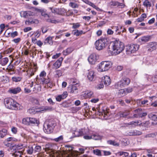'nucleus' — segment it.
Instances as JSON below:
<instances>
[{
  "label": "nucleus",
  "instance_id": "43",
  "mask_svg": "<svg viewBox=\"0 0 157 157\" xmlns=\"http://www.w3.org/2000/svg\"><path fill=\"white\" fill-rule=\"evenodd\" d=\"M147 115V113L146 112H144L142 110L139 117H140L141 118H144Z\"/></svg>",
  "mask_w": 157,
  "mask_h": 157
},
{
  "label": "nucleus",
  "instance_id": "56",
  "mask_svg": "<svg viewBox=\"0 0 157 157\" xmlns=\"http://www.w3.org/2000/svg\"><path fill=\"white\" fill-rule=\"evenodd\" d=\"M56 75L59 77L62 75V73L61 70H57L56 71Z\"/></svg>",
  "mask_w": 157,
  "mask_h": 157
},
{
  "label": "nucleus",
  "instance_id": "41",
  "mask_svg": "<svg viewBox=\"0 0 157 157\" xmlns=\"http://www.w3.org/2000/svg\"><path fill=\"white\" fill-rule=\"evenodd\" d=\"M144 5L147 7H150L151 6V4L147 0H145L144 2Z\"/></svg>",
  "mask_w": 157,
  "mask_h": 157
},
{
  "label": "nucleus",
  "instance_id": "2",
  "mask_svg": "<svg viewBox=\"0 0 157 157\" xmlns=\"http://www.w3.org/2000/svg\"><path fill=\"white\" fill-rule=\"evenodd\" d=\"M4 103L6 107L9 109H16L18 105V103L10 98H5Z\"/></svg>",
  "mask_w": 157,
  "mask_h": 157
},
{
  "label": "nucleus",
  "instance_id": "25",
  "mask_svg": "<svg viewBox=\"0 0 157 157\" xmlns=\"http://www.w3.org/2000/svg\"><path fill=\"white\" fill-rule=\"evenodd\" d=\"M149 117L152 120L157 121V113H154L149 114L148 115Z\"/></svg>",
  "mask_w": 157,
  "mask_h": 157
},
{
  "label": "nucleus",
  "instance_id": "29",
  "mask_svg": "<svg viewBox=\"0 0 157 157\" xmlns=\"http://www.w3.org/2000/svg\"><path fill=\"white\" fill-rule=\"evenodd\" d=\"M8 62V59L5 57L1 59L0 60V64L2 66H5Z\"/></svg>",
  "mask_w": 157,
  "mask_h": 157
},
{
  "label": "nucleus",
  "instance_id": "23",
  "mask_svg": "<svg viewBox=\"0 0 157 157\" xmlns=\"http://www.w3.org/2000/svg\"><path fill=\"white\" fill-rule=\"evenodd\" d=\"M35 147V151H36L39 152L41 150V147L40 146H36L35 147V145L33 146H32L30 148V154H32L33 152V147Z\"/></svg>",
  "mask_w": 157,
  "mask_h": 157
},
{
  "label": "nucleus",
  "instance_id": "15",
  "mask_svg": "<svg viewBox=\"0 0 157 157\" xmlns=\"http://www.w3.org/2000/svg\"><path fill=\"white\" fill-rule=\"evenodd\" d=\"M33 66L31 63H30V72L31 73L30 74V76H32L34 75V73L35 72L37 69V65L36 64L33 63Z\"/></svg>",
  "mask_w": 157,
  "mask_h": 157
},
{
  "label": "nucleus",
  "instance_id": "24",
  "mask_svg": "<svg viewBox=\"0 0 157 157\" xmlns=\"http://www.w3.org/2000/svg\"><path fill=\"white\" fill-rule=\"evenodd\" d=\"M129 113L130 111L129 110H126L124 112H119L118 113V115L120 117H124L128 115L129 114Z\"/></svg>",
  "mask_w": 157,
  "mask_h": 157
},
{
  "label": "nucleus",
  "instance_id": "45",
  "mask_svg": "<svg viewBox=\"0 0 157 157\" xmlns=\"http://www.w3.org/2000/svg\"><path fill=\"white\" fill-rule=\"evenodd\" d=\"M111 28L115 30V32L117 33V34H120V32H118L117 33V31L119 30V28L118 26H112Z\"/></svg>",
  "mask_w": 157,
  "mask_h": 157
},
{
  "label": "nucleus",
  "instance_id": "51",
  "mask_svg": "<svg viewBox=\"0 0 157 157\" xmlns=\"http://www.w3.org/2000/svg\"><path fill=\"white\" fill-rule=\"evenodd\" d=\"M60 95H61L62 99H63L67 97L68 94L67 92L65 91L63 92L62 94Z\"/></svg>",
  "mask_w": 157,
  "mask_h": 157
},
{
  "label": "nucleus",
  "instance_id": "16",
  "mask_svg": "<svg viewBox=\"0 0 157 157\" xmlns=\"http://www.w3.org/2000/svg\"><path fill=\"white\" fill-rule=\"evenodd\" d=\"M87 77L88 79L90 81H92L94 80L95 77L94 72L92 70L89 71Z\"/></svg>",
  "mask_w": 157,
  "mask_h": 157
},
{
  "label": "nucleus",
  "instance_id": "64",
  "mask_svg": "<svg viewBox=\"0 0 157 157\" xmlns=\"http://www.w3.org/2000/svg\"><path fill=\"white\" fill-rule=\"evenodd\" d=\"M149 124V122L148 121H146L145 123H142L141 126L146 127Z\"/></svg>",
  "mask_w": 157,
  "mask_h": 157
},
{
  "label": "nucleus",
  "instance_id": "34",
  "mask_svg": "<svg viewBox=\"0 0 157 157\" xmlns=\"http://www.w3.org/2000/svg\"><path fill=\"white\" fill-rule=\"evenodd\" d=\"M21 16V17L25 18H27L29 17V13L27 11H21L20 13Z\"/></svg>",
  "mask_w": 157,
  "mask_h": 157
},
{
  "label": "nucleus",
  "instance_id": "31",
  "mask_svg": "<svg viewBox=\"0 0 157 157\" xmlns=\"http://www.w3.org/2000/svg\"><path fill=\"white\" fill-rule=\"evenodd\" d=\"M107 143L109 144L114 146H118L119 145V144L118 143L113 140H109L107 141Z\"/></svg>",
  "mask_w": 157,
  "mask_h": 157
},
{
  "label": "nucleus",
  "instance_id": "62",
  "mask_svg": "<svg viewBox=\"0 0 157 157\" xmlns=\"http://www.w3.org/2000/svg\"><path fill=\"white\" fill-rule=\"evenodd\" d=\"M11 131L14 134H16L17 132V128L14 127H12L11 128Z\"/></svg>",
  "mask_w": 157,
  "mask_h": 157
},
{
  "label": "nucleus",
  "instance_id": "35",
  "mask_svg": "<svg viewBox=\"0 0 157 157\" xmlns=\"http://www.w3.org/2000/svg\"><path fill=\"white\" fill-rule=\"evenodd\" d=\"M73 32L74 34L77 36L81 35L83 33L82 31H79L77 29L74 30Z\"/></svg>",
  "mask_w": 157,
  "mask_h": 157
},
{
  "label": "nucleus",
  "instance_id": "27",
  "mask_svg": "<svg viewBox=\"0 0 157 157\" xmlns=\"http://www.w3.org/2000/svg\"><path fill=\"white\" fill-rule=\"evenodd\" d=\"M74 50V48H72L70 47L68 48L63 51V54L65 56L71 53Z\"/></svg>",
  "mask_w": 157,
  "mask_h": 157
},
{
  "label": "nucleus",
  "instance_id": "60",
  "mask_svg": "<svg viewBox=\"0 0 157 157\" xmlns=\"http://www.w3.org/2000/svg\"><path fill=\"white\" fill-rule=\"evenodd\" d=\"M103 152L104 153V155L105 156H108L110 155L111 153L109 151H103Z\"/></svg>",
  "mask_w": 157,
  "mask_h": 157
},
{
  "label": "nucleus",
  "instance_id": "17",
  "mask_svg": "<svg viewBox=\"0 0 157 157\" xmlns=\"http://www.w3.org/2000/svg\"><path fill=\"white\" fill-rule=\"evenodd\" d=\"M142 110L141 109L138 108L135 110L133 112V115L131 117H129V118H134L139 117Z\"/></svg>",
  "mask_w": 157,
  "mask_h": 157
},
{
  "label": "nucleus",
  "instance_id": "4",
  "mask_svg": "<svg viewBox=\"0 0 157 157\" xmlns=\"http://www.w3.org/2000/svg\"><path fill=\"white\" fill-rule=\"evenodd\" d=\"M112 66V63L110 61H103L98 65V70L100 72L108 71Z\"/></svg>",
  "mask_w": 157,
  "mask_h": 157
},
{
  "label": "nucleus",
  "instance_id": "52",
  "mask_svg": "<svg viewBox=\"0 0 157 157\" xmlns=\"http://www.w3.org/2000/svg\"><path fill=\"white\" fill-rule=\"evenodd\" d=\"M39 23L38 21L36 19H31L30 18V24H37Z\"/></svg>",
  "mask_w": 157,
  "mask_h": 157
},
{
  "label": "nucleus",
  "instance_id": "46",
  "mask_svg": "<svg viewBox=\"0 0 157 157\" xmlns=\"http://www.w3.org/2000/svg\"><path fill=\"white\" fill-rule=\"evenodd\" d=\"M86 95L87 97L89 98L93 97L94 96L93 92L91 91L87 92L86 93Z\"/></svg>",
  "mask_w": 157,
  "mask_h": 157
},
{
  "label": "nucleus",
  "instance_id": "1",
  "mask_svg": "<svg viewBox=\"0 0 157 157\" xmlns=\"http://www.w3.org/2000/svg\"><path fill=\"white\" fill-rule=\"evenodd\" d=\"M124 48V43L119 40H115L112 43V52L115 55H118L123 51Z\"/></svg>",
  "mask_w": 157,
  "mask_h": 157
},
{
  "label": "nucleus",
  "instance_id": "48",
  "mask_svg": "<svg viewBox=\"0 0 157 157\" xmlns=\"http://www.w3.org/2000/svg\"><path fill=\"white\" fill-rule=\"evenodd\" d=\"M13 80L15 82H17L20 81L21 80V78L20 77H13L12 78Z\"/></svg>",
  "mask_w": 157,
  "mask_h": 157
},
{
  "label": "nucleus",
  "instance_id": "13",
  "mask_svg": "<svg viewBox=\"0 0 157 157\" xmlns=\"http://www.w3.org/2000/svg\"><path fill=\"white\" fill-rule=\"evenodd\" d=\"M109 109H107L106 108H104L101 111L99 112V115H101L103 116L104 118L105 119H107L108 118L107 116L108 115Z\"/></svg>",
  "mask_w": 157,
  "mask_h": 157
},
{
  "label": "nucleus",
  "instance_id": "57",
  "mask_svg": "<svg viewBox=\"0 0 157 157\" xmlns=\"http://www.w3.org/2000/svg\"><path fill=\"white\" fill-rule=\"evenodd\" d=\"M69 5L73 8H76L78 7V5L73 2H70L69 4Z\"/></svg>",
  "mask_w": 157,
  "mask_h": 157
},
{
  "label": "nucleus",
  "instance_id": "10",
  "mask_svg": "<svg viewBox=\"0 0 157 157\" xmlns=\"http://www.w3.org/2000/svg\"><path fill=\"white\" fill-rule=\"evenodd\" d=\"M63 59L62 57L59 58L53 65V68L56 69L60 67Z\"/></svg>",
  "mask_w": 157,
  "mask_h": 157
},
{
  "label": "nucleus",
  "instance_id": "42",
  "mask_svg": "<svg viewBox=\"0 0 157 157\" xmlns=\"http://www.w3.org/2000/svg\"><path fill=\"white\" fill-rule=\"evenodd\" d=\"M31 101L33 105H38L39 104L38 100L37 99L33 98L31 99Z\"/></svg>",
  "mask_w": 157,
  "mask_h": 157
},
{
  "label": "nucleus",
  "instance_id": "5",
  "mask_svg": "<svg viewBox=\"0 0 157 157\" xmlns=\"http://www.w3.org/2000/svg\"><path fill=\"white\" fill-rule=\"evenodd\" d=\"M130 79L128 78H122L120 81L116 83L115 87L117 89L124 87L130 83Z\"/></svg>",
  "mask_w": 157,
  "mask_h": 157
},
{
  "label": "nucleus",
  "instance_id": "37",
  "mask_svg": "<svg viewBox=\"0 0 157 157\" xmlns=\"http://www.w3.org/2000/svg\"><path fill=\"white\" fill-rule=\"evenodd\" d=\"M92 139L95 140H99L101 139V136L98 135L94 134L92 136Z\"/></svg>",
  "mask_w": 157,
  "mask_h": 157
},
{
  "label": "nucleus",
  "instance_id": "21",
  "mask_svg": "<svg viewBox=\"0 0 157 157\" xmlns=\"http://www.w3.org/2000/svg\"><path fill=\"white\" fill-rule=\"evenodd\" d=\"M39 80L42 82L43 84H47L50 82V79L48 77H40L39 78Z\"/></svg>",
  "mask_w": 157,
  "mask_h": 157
},
{
  "label": "nucleus",
  "instance_id": "44",
  "mask_svg": "<svg viewBox=\"0 0 157 157\" xmlns=\"http://www.w3.org/2000/svg\"><path fill=\"white\" fill-rule=\"evenodd\" d=\"M54 109L53 108L50 106H45L43 110L52 111Z\"/></svg>",
  "mask_w": 157,
  "mask_h": 157
},
{
  "label": "nucleus",
  "instance_id": "7",
  "mask_svg": "<svg viewBox=\"0 0 157 157\" xmlns=\"http://www.w3.org/2000/svg\"><path fill=\"white\" fill-rule=\"evenodd\" d=\"M22 145L21 146L18 145H15L11 147L10 149L12 151H15L14 152L12 153V155L14 157H21L22 154L21 151L19 150L22 148Z\"/></svg>",
  "mask_w": 157,
  "mask_h": 157
},
{
  "label": "nucleus",
  "instance_id": "20",
  "mask_svg": "<svg viewBox=\"0 0 157 157\" xmlns=\"http://www.w3.org/2000/svg\"><path fill=\"white\" fill-rule=\"evenodd\" d=\"M78 84H76L75 85H73L69 88L70 92L71 93H76L78 92V89L77 85Z\"/></svg>",
  "mask_w": 157,
  "mask_h": 157
},
{
  "label": "nucleus",
  "instance_id": "22",
  "mask_svg": "<svg viewBox=\"0 0 157 157\" xmlns=\"http://www.w3.org/2000/svg\"><path fill=\"white\" fill-rule=\"evenodd\" d=\"M39 9L34 8L33 7H30V16H35L39 13L37 10H39Z\"/></svg>",
  "mask_w": 157,
  "mask_h": 157
},
{
  "label": "nucleus",
  "instance_id": "58",
  "mask_svg": "<svg viewBox=\"0 0 157 157\" xmlns=\"http://www.w3.org/2000/svg\"><path fill=\"white\" fill-rule=\"evenodd\" d=\"M17 140L15 138L10 137L7 138V141H16Z\"/></svg>",
  "mask_w": 157,
  "mask_h": 157
},
{
  "label": "nucleus",
  "instance_id": "49",
  "mask_svg": "<svg viewBox=\"0 0 157 157\" xmlns=\"http://www.w3.org/2000/svg\"><path fill=\"white\" fill-rule=\"evenodd\" d=\"M117 7L120 8H123L125 6L124 4L119 2H118V4H117Z\"/></svg>",
  "mask_w": 157,
  "mask_h": 157
},
{
  "label": "nucleus",
  "instance_id": "14",
  "mask_svg": "<svg viewBox=\"0 0 157 157\" xmlns=\"http://www.w3.org/2000/svg\"><path fill=\"white\" fill-rule=\"evenodd\" d=\"M37 10V11H39V13H41V15L45 17L46 19L48 21L53 22L51 20H48V18L49 17V16L45 13L44 10L39 9V10Z\"/></svg>",
  "mask_w": 157,
  "mask_h": 157
},
{
  "label": "nucleus",
  "instance_id": "50",
  "mask_svg": "<svg viewBox=\"0 0 157 157\" xmlns=\"http://www.w3.org/2000/svg\"><path fill=\"white\" fill-rule=\"evenodd\" d=\"M94 154L98 156H101V152L100 150L97 149L93 151Z\"/></svg>",
  "mask_w": 157,
  "mask_h": 157
},
{
  "label": "nucleus",
  "instance_id": "33",
  "mask_svg": "<svg viewBox=\"0 0 157 157\" xmlns=\"http://www.w3.org/2000/svg\"><path fill=\"white\" fill-rule=\"evenodd\" d=\"M7 134V130L6 129H2L0 131V136L1 138L4 137Z\"/></svg>",
  "mask_w": 157,
  "mask_h": 157
},
{
  "label": "nucleus",
  "instance_id": "26",
  "mask_svg": "<svg viewBox=\"0 0 157 157\" xmlns=\"http://www.w3.org/2000/svg\"><path fill=\"white\" fill-rule=\"evenodd\" d=\"M52 38L53 37L51 36L48 37L45 40L44 43L45 44H48L50 45H52L53 44Z\"/></svg>",
  "mask_w": 157,
  "mask_h": 157
},
{
  "label": "nucleus",
  "instance_id": "39",
  "mask_svg": "<svg viewBox=\"0 0 157 157\" xmlns=\"http://www.w3.org/2000/svg\"><path fill=\"white\" fill-rule=\"evenodd\" d=\"M150 38V37L149 36H144L141 37L140 39L142 41L146 42L149 40Z\"/></svg>",
  "mask_w": 157,
  "mask_h": 157
},
{
  "label": "nucleus",
  "instance_id": "18",
  "mask_svg": "<svg viewBox=\"0 0 157 157\" xmlns=\"http://www.w3.org/2000/svg\"><path fill=\"white\" fill-rule=\"evenodd\" d=\"M102 81L105 85L106 86H109L111 83V80L110 77L107 75H105Z\"/></svg>",
  "mask_w": 157,
  "mask_h": 157
},
{
  "label": "nucleus",
  "instance_id": "38",
  "mask_svg": "<svg viewBox=\"0 0 157 157\" xmlns=\"http://www.w3.org/2000/svg\"><path fill=\"white\" fill-rule=\"evenodd\" d=\"M63 140V136H61L57 138L54 139L53 140L56 142H61Z\"/></svg>",
  "mask_w": 157,
  "mask_h": 157
},
{
  "label": "nucleus",
  "instance_id": "12",
  "mask_svg": "<svg viewBox=\"0 0 157 157\" xmlns=\"http://www.w3.org/2000/svg\"><path fill=\"white\" fill-rule=\"evenodd\" d=\"M21 90V88L17 87L16 88H12L8 90V92L11 94H16L19 93Z\"/></svg>",
  "mask_w": 157,
  "mask_h": 157
},
{
  "label": "nucleus",
  "instance_id": "59",
  "mask_svg": "<svg viewBox=\"0 0 157 157\" xmlns=\"http://www.w3.org/2000/svg\"><path fill=\"white\" fill-rule=\"evenodd\" d=\"M14 48H10L7 49L6 51V53H10L12 52Z\"/></svg>",
  "mask_w": 157,
  "mask_h": 157
},
{
  "label": "nucleus",
  "instance_id": "19",
  "mask_svg": "<svg viewBox=\"0 0 157 157\" xmlns=\"http://www.w3.org/2000/svg\"><path fill=\"white\" fill-rule=\"evenodd\" d=\"M142 132L137 130H131L128 131V134L129 136L140 135L142 134Z\"/></svg>",
  "mask_w": 157,
  "mask_h": 157
},
{
  "label": "nucleus",
  "instance_id": "30",
  "mask_svg": "<svg viewBox=\"0 0 157 157\" xmlns=\"http://www.w3.org/2000/svg\"><path fill=\"white\" fill-rule=\"evenodd\" d=\"M22 123L26 125H29V117H27L24 118L22 121Z\"/></svg>",
  "mask_w": 157,
  "mask_h": 157
},
{
  "label": "nucleus",
  "instance_id": "8",
  "mask_svg": "<svg viewBox=\"0 0 157 157\" xmlns=\"http://www.w3.org/2000/svg\"><path fill=\"white\" fill-rule=\"evenodd\" d=\"M139 45L137 44H131L126 46V52L127 54H129L135 52L139 49Z\"/></svg>",
  "mask_w": 157,
  "mask_h": 157
},
{
  "label": "nucleus",
  "instance_id": "9",
  "mask_svg": "<svg viewBox=\"0 0 157 157\" xmlns=\"http://www.w3.org/2000/svg\"><path fill=\"white\" fill-rule=\"evenodd\" d=\"M88 60L90 64H95L97 60L96 55L95 53L90 55L88 57Z\"/></svg>",
  "mask_w": 157,
  "mask_h": 157
},
{
  "label": "nucleus",
  "instance_id": "3",
  "mask_svg": "<svg viewBox=\"0 0 157 157\" xmlns=\"http://www.w3.org/2000/svg\"><path fill=\"white\" fill-rule=\"evenodd\" d=\"M56 124L54 121L51 120L46 122L44 124V131L48 134H50L53 132L54 128Z\"/></svg>",
  "mask_w": 157,
  "mask_h": 157
},
{
  "label": "nucleus",
  "instance_id": "53",
  "mask_svg": "<svg viewBox=\"0 0 157 157\" xmlns=\"http://www.w3.org/2000/svg\"><path fill=\"white\" fill-rule=\"evenodd\" d=\"M37 112L36 108H33L32 109H30V114H35Z\"/></svg>",
  "mask_w": 157,
  "mask_h": 157
},
{
  "label": "nucleus",
  "instance_id": "11",
  "mask_svg": "<svg viewBox=\"0 0 157 157\" xmlns=\"http://www.w3.org/2000/svg\"><path fill=\"white\" fill-rule=\"evenodd\" d=\"M148 46L149 47L148 51L151 52L157 48V42H150L149 43Z\"/></svg>",
  "mask_w": 157,
  "mask_h": 157
},
{
  "label": "nucleus",
  "instance_id": "47",
  "mask_svg": "<svg viewBox=\"0 0 157 157\" xmlns=\"http://www.w3.org/2000/svg\"><path fill=\"white\" fill-rule=\"evenodd\" d=\"M141 124V121H134V127H136L137 126H140Z\"/></svg>",
  "mask_w": 157,
  "mask_h": 157
},
{
  "label": "nucleus",
  "instance_id": "36",
  "mask_svg": "<svg viewBox=\"0 0 157 157\" xmlns=\"http://www.w3.org/2000/svg\"><path fill=\"white\" fill-rule=\"evenodd\" d=\"M30 123L38 124H39V121L35 118L30 117Z\"/></svg>",
  "mask_w": 157,
  "mask_h": 157
},
{
  "label": "nucleus",
  "instance_id": "54",
  "mask_svg": "<svg viewBox=\"0 0 157 157\" xmlns=\"http://www.w3.org/2000/svg\"><path fill=\"white\" fill-rule=\"evenodd\" d=\"M31 83H32V86H31V89L30 90V92L32 91L33 92L36 93L37 92V91L36 88V86H35L34 88H32V86H33V85L34 83L33 82H32Z\"/></svg>",
  "mask_w": 157,
  "mask_h": 157
},
{
  "label": "nucleus",
  "instance_id": "6",
  "mask_svg": "<svg viewBox=\"0 0 157 157\" xmlns=\"http://www.w3.org/2000/svg\"><path fill=\"white\" fill-rule=\"evenodd\" d=\"M107 39L101 38L97 40L95 43V48L98 50H101L104 48L107 45Z\"/></svg>",
  "mask_w": 157,
  "mask_h": 157
},
{
  "label": "nucleus",
  "instance_id": "32",
  "mask_svg": "<svg viewBox=\"0 0 157 157\" xmlns=\"http://www.w3.org/2000/svg\"><path fill=\"white\" fill-rule=\"evenodd\" d=\"M119 95L121 96H124L127 94L126 92V90L125 89H122L119 90L118 92Z\"/></svg>",
  "mask_w": 157,
  "mask_h": 157
},
{
  "label": "nucleus",
  "instance_id": "63",
  "mask_svg": "<svg viewBox=\"0 0 157 157\" xmlns=\"http://www.w3.org/2000/svg\"><path fill=\"white\" fill-rule=\"evenodd\" d=\"M2 77L3 78L2 79V81L3 82H6L8 81L9 79L7 76H3Z\"/></svg>",
  "mask_w": 157,
  "mask_h": 157
},
{
  "label": "nucleus",
  "instance_id": "55",
  "mask_svg": "<svg viewBox=\"0 0 157 157\" xmlns=\"http://www.w3.org/2000/svg\"><path fill=\"white\" fill-rule=\"evenodd\" d=\"M118 2L115 1H112L110 2V5L111 6H117Z\"/></svg>",
  "mask_w": 157,
  "mask_h": 157
},
{
  "label": "nucleus",
  "instance_id": "28",
  "mask_svg": "<svg viewBox=\"0 0 157 157\" xmlns=\"http://www.w3.org/2000/svg\"><path fill=\"white\" fill-rule=\"evenodd\" d=\"M118 157H128V153L123 151H121L117 153Z\"/></svg>",
  "mask_w": 157,
  "mask_h": 157
},
{
  "label": "nucleus",
  "instance_id": "61",
  "mask_svg": "<svg viewBox=\"0 0 157 157\" xmlns=\"http://www.w3.org/2000/svg\"><path fill=\"white\" fill-rule=\"evenodd\" d=\"M80 26V24L78 23H74L73 24L72 28L74 29L78 28Z\"/></svg>",
  "mask_w": 157,
  "mask_h": 157
},
{
  "label": "nucleus",
  "instance_id": "40",
  "mask_svg": "<svg viewBox=\"0 0 157 157\" xmlns=\"http://www.w3.org/2000/svg\"><path fill=\"white\" fill-rule=\"evenodd\" d=\"M75 134L77 136H82L83 134V133L82 130H79L78 131H76Z\"/></svg>",
  "mask_w": 157,
  "mask_h": 157
}]
</instances>
